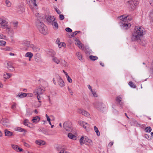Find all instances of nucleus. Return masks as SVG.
I'll list each match as a JSON object with an SVG mask.
<instances>
[{
    "instance_id": "6",
    "label": "nucleus",
    "mask_w": 153,
    "mask_h": 153,
    "mask_svg": "<svg viewBox=\"0 0 153 153\" xmlns=\"http://www.w3.org/2000/svg\"><path fill=\"white\" fill-rule=\"evenodd\" d=\"M128 2L130 4L131 10H134L138 4V2L136 0H129Z\"/></svg>"
},
{
    "instance_id": "11",
    "label": "nucleus",
    "mask_w": 153,
    "mask_h": 153,
    "mask_svg": "<svg viewBox=\"0 0 153 153\" xmlns=\"http://www.w3.org/2000/svg\"><path fill=\"white\" fill-rule=\"evenodd\" d=\"M11 146L12 149L17 152H21L23 151V149L19 147L18 146L15 144H12Z\"/></svg>"
},
{
    "instance_id": "4",
    "label": "nucleus",
    "mask_w": 153,
    "mask_h": 153,
    "mask_svg": "<svg viewBox=\"0 0 153 153\" xmlns=\"http://www.w3.org/2000/svg\"><path fill=\"white\" fill-rule=\"evenodd\" d=\"M45 91V88L39 86L34 90L33 93L35 95H40L42 94Z\"/></svg>"
},
{
    "instance_id": "18",
    "label": "nucleus",
    "mask_w": 153,
    "mask_h": 153,
    "mask_svg": "<svg viewBox=\"0 0 153 153\" xmlns=\"http://www.w3.org/2000/svg\"><path fill=\"white\" fill-rule=\"evenodd\" d=\"M33 56V54L32 53L30 52H27L25 55V56L26 57H28L29 58V61H30L31 60V59Z\"/></svg>"
},
{
    "instance_id": "3",
    "label": "nucleus",
    "mask_w": 153,
    "mask_h": 153,
    "mask_svg": "<svg viewBox=\"0 0 153 153\" xmlns=\"http://www.w3.org/2000/svg\"><path fill=\"white\" fill-rule=\"evenodd\" d=\"M118 18L121 21L122 24L123 22L127 23L128 22L130 21L132 19V18L130 16H126L125 15L121 16L118 17Z\"/></svg>"
},
{
    "instance_id": "1",
    "label": "nucleus",
    "mask_w": 153,
    "mask_h": 153,
    "mask_svg": "<svg viewBox=\"0 0 153 153\" xmlns=\"http://www.w3.org/2000/svg\"><path fill=\"white\" fill-rule=\"evenodd\" d=\"M145 33V30L143 27L137 26L135 27L132 35L131 39L133 41H135L140 39L141 37Z\"/></svg>"
},
{
    "instance_id": "56",
    "label": "nucleus",
    "mask_w": 153,
    "mask_h": 153,
    "mask_svg": "<svg viewBox=\"0 0 153 153\" xmlns=\"http://www.w3.org/2000/svg\"><path fill=\"white\" fill-rule=\"evenodd\" d=\"M4 50L5 51H9L10 50V48L9 47H7L4 48Z\"/></svg>"
},
{
    "instance_id": "9",
    "label": "nucleus",
    "mask_w": 153,
    "mask_h": 153,
    "mask_svg": "<svg viewBox=\"0 0 153 153\" xmlns=\"http://www.w3.org/2000/svg\"><path fill=\"white\" fill-rule=\"evenodd\" d=\"M8 22L5 20L0 18V27L3 28H5L7 27Z\"/></svg>"
},
{
    "instance_id": "54",
    "label": "nucleus",
    "mask_w": 153,
    "mask_h": 153,
    "mask_svg": "<svg viewBox=\"0 0 153 153\" xmlns=\"http://www.w3.org/2000/svg\"><path fill=\"white\" fill-rule=\"evenodd\" d=\"M59 19L61 20H62L64 19V16L63 15L60 14L59 15Z\"/></svg>"
},
{
    "instance_id": "51",
    "label": "nucleus",
    "mask_w": 153,
    "mask_h": 153,
    "mask_svg": "<svg viewBox=\"0 0 153 153\" xmlns=\"http://www.w3.org/2000/svg\"><path fill=\"white\" fill-rule=\"evenodd\" d=\"M65 30L68 32H71L72 30L69 27H67L65 29Z\"/></svg>"
},
{
    "instance_id": "25",
    "label": "nucleus",
    "mask_w": 153,
    "mask_h": 153,
    "mask_svg": "<svg viewBox=\"0 0 153 153\" xmlns=\"http://www.w3.org/2000/svg\"><path fill=\"white\" fill-rule=\"evenodd\" d=\"M76 55L79 60L82 61L83 60L82 56L81 53L77 52L76 54Z\"/></svg>"
},
{
    "instance_id": "14",
    "label": "nucleus",
    "mask_w": 153,
    "mask_h": 153,
    "mask_svg": "<svg viewBox=\"0 0 153 153\" xmlns=\"http://www.w3.org/2000/svg\"><path fill=\"white\" fill-rule=\"evenodd\" d=\"M1 122L5 127H9L10 126L9 121L7 119L3 120L1 121Z\"/></svg>"
},
{
    "instance_id": "47",
    "label": "nucleus",
    "mask_w": 153,
    "mask_h": 153,
    "mask_svg": "<svg viewBox=\"0 0 153 153\" xmlns=\"http://www.w3.org/2000/svg\"><path fill=\"white\" fill-rule=\"evenodd\" d=\"M85 51L86 53H90L91 52V50L87 48V49H85Z\"/></svg>"
},
{
    "instance_id": "28",
    "label": "nucleus",
    "mask_w": 153,
    "mask_h": 153,
    "mask_svg": "<svg viewBox=\"0 0 153 153\" xmlns=\"http://www.w3.org/2000/svg\"><path fill=\"white\" fill-rule=\"evenodd\" d=\"M68 137L69 138L73 140H76V137L74 135L71 133L68 134Z\"/></svg>"
},
{
    "instance_id": "55",
    "label": "nucleus",
    "mask_w": 153,
    "mask_h": 153,
    "mask_svg": "<svg viewBox=\"0 0 153 153\" xmlns=\"http://www.w3.org/2000/svg\"><path fill=\"white\" fill-rule=\"evenodd\" d=\"M24 145L25 146L28 148H30V145L26 143H24Z\"/></svg>"
},
{
    "instance_id": "59",
    "label": "nucleus",
    "mask_w": 153,
    "mask_h": 153,
    "mask_svg": "<svg viewBox=\"0 0 153 153\" xmlns=\"http://www.w3.org/2000/svg\"><path fill=\"white\" fill-rule=\"evenodd\" d=\"M88 89L90 90V91H92L93 90L91 88V86L90 85H88Z\"/></svg>"
},
{
    "instance_id": "15",
    "label": "nucleus",
    "mask_w": 153,
    "mask_h": 153,
    "mask_svg": "<svg viewBox=\"0 0 153 153\" xmlns=\"http://www.w3.org/2000/svg\"><path fill=\"white\" fill-rule=\"evenodd\" d=\"M22 44L23 46L26 47L27 48H30L31 44L30 42L27 40H24L22 43Z\"/></svg>"
},
{
    "instance_id": "44",
    "label": "nucleus",
    "mask_w": 153,
    "mask_h": 153,
    "mask_svg": "<svg viewBox=\"0 0 153 153\" xmlns=\"http://www.w3.org/2000/svg\"><path fill=\"white\" fill-rule=\"evenodd\" d=\"M129 85L131 87L133 88H135L136 86L134 85L132 82H129L128 83Z\"/></svg>"
},
{
    "instance_id": "48",
    "label": "nucleus",
    "mask_w": 153,
    "mask_h": 153,
    "mask_svg": "<svg viewBox=\"0 0 153 153\" xmlns=\"http://www.w3.org/2000/svg\"><path fill=\"white\" fill-rule=\"evenodd\" d=\"M78 33V32L77 31H75L74 33H71V37H74L75 36L77 33Z\"/></svg>"
},
{
    "instance_id": "62",
    "label": "nucleus",
    "mask_w": 153,
    "mask_h": 153,
    "mask_svg": "<svg viewBox=\"0 0 153 153\" xmlns=\"http://www.w3.org/2000/svg\"><path fill=\"white\" fill-rule=\"evenodd\" d=\"M56 42L57 44L58 45L59 44H60L61 42H60L59 39H57L56 41Z\"/></svg>"
},
{
    "instance_id": "12",
    "label": "nucleus",
    "mask_w": 153,
    "mask_h": 153,
    "mask_svg": "<svg viewBox=\"0 0 153 153\" xmlns=\"http://www.w3.org/2000/svg\"><path fill=\"white\" fill-rule=\"evenodd\" d=\"M79 124L82 126L86 130H87V128L89 126V124L86 123L82 121H79L78 123Z\"/></svg>"
},
{
    "instance_id": "8",
    "label": "nucleus",
    "mask_w": 153,
    "mask_h": 153,
    "mask_svg": "<svg viewBox=\"0 0 153 153\" xmlns=\"http://www.w3.org/2000/svg\"><path fill=\"white\" fill-rule=\"evenodd\" d=\"M71 122H66L63 124V127L66 131H70L71 130Z\"/></svg>"
},
{
    "instance_id": "35",
    "label": "nucleus",
    "mask_w": 153,
    "mask_h": 153,
    "mask_svg": "<svg viewBox=\"0 0 153 153\" xmlns=\"http://www.w3.org/2000/svg\"><path fill=\"white\" fill-rule=\"evenodd\" d=\"M89 57V58L92 61H95L98 59L97 57L96 56H94L92 55L90 56Z\"/></svg>"
},
{
    "instance_id": "24",
    "label": "nucleus",
    "mask_w": 153,
    "mask_h": 153,
    "mask_svg": "<svg viewBox=\"0 0 153 153\" xmlns=\"http://www.w3.org/2000/svg\"><path fill=\"white\" fill-rule=\"evenodd\" d=\"M75 44L77 45L79 48L82 49H84V47L82 46V44L79 40H77L76 41Z\"/></svg>"
},
{
    "instance_id": "5",
    "label": "nucleus",
    "mask_w": 153,
    "mask_h": 153,
    "mask_svg": "<svg viewBox=\"0 0 153 153\" xmlns=\"http://www.w3.org/2000/svg\"><path fill=\"white\" fill-rule=\"evenodd\" d=\"M77 112L78 113L88 117L90 116V114L88 111L83 109L79 108L77 109Z\"/></svg>"
},
{
    "instance_id": "20",
    "label": "nucleus",
    "mask_w": 153,
    "mask_h": 153,
    "mask_svg": "<svg viewBox=\"0 0 153 153\" xmlns=\"http://www.w3.org/2000/svg\"><path fill=\"white\" fill-rule=\"evenodd\" d=\"M47 19L48 21L50 22H53L55 21V18L53 16H48L47 17Z\"/></svg>"
},
{
    "instance_id": "50",
    "label": "nucleus",
    "mask_w": 153,
    "mask_h": 153,
    "mask_svg": "<svg viewBox=\"0 0 153 153\" xmlns=\"http://www.w3.org/2000/svg\"><path fill=\"white\" fill-rule=\"evenodd\" d=\"M26 96L28 97H31L33 96V94L32 93H26Z\"/></svg>"
},
{
    "instance_id": "43",
    "label": "nucleus",
    "mask_w": 153,
    "mask_h": 153,
    "mask_svg": "<svg viewBox=\"0 0 153 153\" xmlns=\"http://www.w3.org/2000/svg\"><path fill=\"white\" fill-rule=\"evenodd\" d=\"M16 131H18L20 132L24 131L25 132L26 131V130L25 129H23L20 127H18L16 129Z\"/></svg>"
},
{
    "instance_id": "30",
    "label": "nucleus",
    "mask_w": 153,
    "mask_h": 153,
    "mask_svg": "<svg viewBox=\"0 0 153 153\" xmlns=\"http://www.w3.org/2000/svg\"><path fill=\"white\" fill-rule=\"evenodd\" d=\"M62 65L64 67H67L68 66V64L67 62L65 60H63L61 62Z\"/></svg>"
},
{
    "instance_id": "61",
    "label": "nucleus",
    "mask_w": 153,
    "mask_h": 153,
    "mask_svg": "<svg viewBox=\"0 0 153 153\" xmlns=\"http://www.w3.org/2000/svg\"><path fill=\"white\" fill-rule=\"evenodd\" d=\"M145 137L146 138L148 139H149L150 137L149 135L148 134H145Z\"/></svg>"
},
{
    "instance_id": "49",
    "label": "nucleus",
    "mask_w": 153,
    "mask_h": 153,
    "mask_svg": "<svg viewBox=\"0 0 153 153\" xmlns=\"http://www.w3.org/2000/svg\"><path fill=\"white\" fill-rule=\"evenodd\" d=\"M5 37V36L0 33V39H4Z\"/></svg>"
},
{
    "instance_id": "39",
    "label": "nucleus",
    "mask_w": 153,
    "mask_h": 153,
    "mask_svg": "<svg viewBox=\"0 0 153 153\" xmlns=\"http://www.w3.org/2000/svg\"><path fill=\"white\" fill-rule=\"evenodd\" d=\"M58 46L59 48H61L63 46L64 47H65L66 46V44L65 43L63 42H62L60 43V44H59L58 45Z\"/></svg>"
},
{
    "instance_id": "40",
    "label": "nucleus",
    "mask_w": 153,
    "mask_h": 153,
    "mask_svg": "<svg viewBox=\"0 0 153 153\" xmlns=\"http://www.w3.org/2000/svg\"><path fill=\"white\" fill-rule=\"evenodd\" d=\"M145 131L146 132H150L151 130L152 129L149 126L146 127L145 130Z\"/></svg>"
},
{
    "instance_id": "60",
    "label": "nucleus",
    "mask_w": 153,
    "mask_h": 153,
    "mask_svg": "<svg viewBox=\"0 0 153 153\" xmlns=\"http://www.w3.org/2000/svg\"><path fill=\"white\" fill-rule=\"evenodd\" d=\"M149 4L151 6L153 7V0H152L150 1Z\"/></svg>"
},
{
    "instance_id": "37",
    "label": "nucleus",
    "mask_w": 153,
    "mask_h": 153,
    "mask_svg": "<svg viewBox=\"0 0 153 153\" xmlns=\"http://www.w3.org/2000/svg\"><path fill=\"white\" fill-rule=\"evenodd\" d=\"M6 44V42L4 40H0V46H4Z\"/></svg>"
},
{
    "instance_id": "46",
    "label": "nucleus",
    "mask_w": 153,
    "mask_h": 153,
    "mask_svg": "<svg viewBox=\"0 0 153 153\" xmlns=\"http://www.w3.org/2000/svg\"><path fill=\"white\" fill-rule=\"evenodd\" d=\"M91 92L92 93L93 96L94 97H97V94L94 91L92 90V91H91Z\"/></svg>"
},
{
    "instance_id": "57",
    "label": "nucleus",
    "mask_w": 153,
    "mask_h": 153,
    "mask_svg": "<svg viewBox=\"0 0 153 153\" xmlns=\"http://www.w3.org/2000/svg\"><path fill=\"white\" fill-rule=\"evenodd\" d=\"M33 3V4L35 6H37V5L36 3V0H32L31 1Z\"/></svg>"
},
{
    "instance_id": "10",
    "label": "nucleus",
    "mask_w": 153,
    "mask_h": 153,
    "mask_svg": "<svg viewBox=\"0 0 153 153\" xmlns=\"http://www.w3.org/2000/svg\"><path fill=\"white\" fill-rule=\"evenodd\" d=\"M93 105L94 107L98 110L100 111L102 110V103L96 102L93 103Z\"/></svg>"
},
{
    "instance_id": "38",
    "label": "nucleus",
    "mask_w": 153,
    "mask_h": 153,
    "mask_svg": "<svg viewBox=\"0 0 153 153\" xmlns=\"http://www.w3.org/2000/svg\"><path fill=\"white\" fill-rule=\"evenodd\" d=\"M149 16L153 22V9L150 11Z\"/></svg>"
},
{
    "instance_id": "34",
    "label": "nucleus",
    "mask_w": 153,
    "mask_h": 153,
    "mask_svg": "<svg viewBox=\"0 0 153 153\" xmlns=\"http://www.w3.org/2000/svg\"><path fill=\"white\" fill-rule=\"evenodd\" d=\"M140 44L143 46H145L146 45V42L145 40L143 39V40H141L140 39Z\"/></svg>"
},
{
    "instance_id": "32",
    "label": "nucleus",
    "mask_w": 153,
    "mask_h": 153,
    "mask_svg": "<svg viewBox=\"0 0 153 153\" xmlns=\"http://www.w3.org/2000/svg\"><path fill=\"white\" fill-rule=\"evenodd\" d=\"M30 123H29L28 120L27 119L25 120L24 121V124L26 126L30 127L29 125Z\"/></svg>"
},
{
    "instance_id": "2",
    "label": "nucleus",
    "mask_w": 153,
    "mask_h": 153,
    "mask_svg": "<svg viewBox=\"0 0 153 153\" xmlns=\"http://www.w3.org/2000/svg\"><path fill=\"white\" fill-rule=\"evenodd\" d=\"M37 27L39 31L41 33L45 35L48 33V29L43 23L40 22L37 24Z\"/></svg>"
},
{
    "instance_id": "63",
    "label": "nucleus",
    "mask_w": 153,
    "mask_h": 153,
    "mask_svg": "<svg viewBox=\"0 0 153 153\" xmlns=\"http://www.w3.org/2000/svg\"><path fill=\"white\" fill-rule=\"evenodd\" d=\"M113 142H110L108 144V146L110 147H111L112 145H113Z\"/></svg>"
},
{
    "instance_id": "41",
    "label": "nucleus",
    "mask_w": 153,
    "mask_h": 153,
    "mask_svg": "<svg viewBox=\"0 0 153 153\" xmlns=\"http://www.w3.org/2000/svg\"><path fill=\"white\" fill-rule=\"evenodd\" d=\"M122 96L121 95H120L118 97H117L116 98V101L117 102L120 103L122 99Z\"/></svg>"
},
{
    "instance_id": "64",
    "label": "nucleus",
    "mask_w": 153,
    "mask_h": 153,
    "mask_svg": "<svg viewBox=\"0 0 153 153\" xmlns=\"http://www.w3.org/2000/svg\"><path fill=\"white\" fill-rule=\"evenodd\" d=\"M68 90L69 91L70 93H71V95H72L73 93V92L69 88H68Z\"/></svg>"
},
{
    "instance_id": "16",
    "label": "nucleus",
    "mask_w": 153,
    "mask_h": 153,
    "mask_svg": "<svg viewBox=\"0 0 153 153\" xmlns=\"http://www.w3.org/2000/svg\"><path fill=\"white\" fill-rule=\"evenodd\" d=\"M6 66L7 69L11 71H13L14 70V68L12 65L11 64L10 62H7Z\"/></svg>"
},
{
    "instance_id": "45",
    "label": "nucleus",
    "mask_w": 153,
    "mask_h": 153,
    "mask_svg": "<svg viewBox=\"0 0 153 153\" xmlns=\"http://www.w3.org/2000/svg\"><path fill=\"white\" fill-rule=\"evenodd\" d=\"M67 79L68 82L70 83H71L72 82V80L70 77L69 76L67 77Z\"/></svg>"
},
{
    "instance_id": "23",
    "label": "nucleus",
    "mask_w": 153,
    "mask_h": 153,
    "mask_svg": "<svg viewBox=\"0 0 153 153\" xmlns=\"http://www.w3.org/2000/svg\"><path fill=\"white\" fill-rule=\"evenodd\" d=\"M26 93L20 92L18 93L16 97H19L20 98H22L26 97Z\"/></svg>"
},
{
    "instance_id": "33",
    "label": "nucleus",
    "mask_w": 153,
    "mask_h": 153,
    "mask_svg": "<svg viewBox=\"0 0 153 153\" xmlns=\"http://www.w3.org/2000/svg\"><path fill=\"white\" fill-rule=\"evenodd\" d=\"M85 137H82L79 140V142L81 145H82L84 144Z\"/></svg>"
},
{
    "instance_id": "36",
    "label": "nucleus",
    "mask_w": 153,
    "mask_h": 153,
    "mask_svg": "<svg viewBox=\"0 0 153 153\" xmlns=\"http://www.w3.org/2000/svg\"><path fill=\"white\" fill-rule=\"evenodd\" d=\"M10 76L11 75L10 74L6 73H4V78L6 79H8Z\"/></svg>"
},
{
    "instance_id": "22",
    "label": "nucleus",
    "mask_w": 153,
    "mask_h": 153,
    "mask_svg": "<svg viewBox=\"0 0 153 153\" xmlns=\"http://www.w3.org/2000/svg\"><path fill=\"white\" fill-rule=\"evenodd\" d=\"M122 24V26L126 29H127L129 28L131 26V25L129 23L123 22Z\"/></svg>"
},
{
    "instance_id": "53",
    "label": "nucleus",
    "mask_w": 153,
    "mask_h": 153,
    "mask_svg": "<svg viewBox=\"0 0 153 153\" xmlns=\"http://www.w3.org/2000/svg\"><path fill=\"white\" fill-rule=\"evenodd\" d=\"M39 96V95H37V99L38 100H39V102L40 103V104L38 106V107H39L41 105V101L39 100L40 99V97Z\"/></svg>"
},
{
    "instance_id": "13",
    "label": "nucleus",
    "mask_w": 153,
    "mask_h": 153,
    "mask_svg": "<svg viewBox=\"0 0 153 153\" xmlns=\"http://www.w3.org/2000/svg\"><path fill=\"white\" fill-rule=\"evenodd\" d=\"M84 144L88 145L91 146L93 144L92 141L88 137L85 136Z\"/></svg>"
},
{
    "instance_id": "19",
    "label": "nucleus",
    "mask_w": 153,
    "mask_h": 153,
    "mask_svg": "<svg viewBox=\"0 0 153 153\" xmlns=\"http://www.w3.org/2000/svg\"><path fill=\"white\" fill-rule=\"evenodd\" d=\"M40 119V118L39 117L36 116L33 118L32 120V122L33 123H36L39 121Z\"/></svg>"
},
{
    "instance_id": "29",
    "label": "nucleus",
    "mask_w": 153,
    "mask_h": 153,
    "mask_svg": "<svg viewBox=\"0 0 153 153\" xmlns=\"http://www.w3.org/2000/svg\"><path fill=\"white\" fill-rule=\"evenodd\" d=\"M52 25L53 27V28L55 30H56L58 27V24L56 21H54L52 23Z\"/></svg>"
},
{
    "instance_id": "26",
    "label": "nucleus",
    "mask_w": 153,
    "mask_h": 153,
    "mask_svg": "<svg viewBox=\"0 0 153 153\" xmlns=\"http://www.w3.org/2000/svg\"><path fill=\"white\" fill-rule=\"evenodd\" d=\"M52 60L55 63L57 64H58L60 63V60L57 58L56 57L54 56H52Z\"/></svg>"
},
{
    "instance_id": "31",
    "label": "nucleus",
    "mask_w": 153,
    "mask_h": 153,
    "mask_svg": "<svg viewBox=\"0 0 153 153\" xmlns=\"http://www.w3.org/2000/svg\"><path fill=\"white\" fill-rule=\"evenodd\" d=\"M94 129L95 132L96 133L97 135L98 136H99L100 135V133L98 130L96 126H94Z\"/></svg>"
},
{
    "instance_id": "42",
    "label": "nucleus",
    "mask_w": 153,
    "mask_h": 153,
    "mask_svg": "<svg viewBox=\"0 0 153 153\" xmlns=\"http://www.w3.org/2000/svg\"><path fill=\"white\" fill-rule=\"evenodd\" d=\"M6 5L8 7H10L11 5V3L8 0H6L5 1Z\"/></svg>"
},
{
    "instance_id": "7",
    "label": "nucleus",
    "mask_w": 153,
    "mask_h": 153,
    "mask_svg": "<svg viewBox=\"0 0 153 153\" xmlns=\"http://www.w3.org/2000/svg\"><path fill=\"white\" fill-rule=\"evenodd\" d=\"M56 79L59 86L61 88L65 85V83L61 77L59 75L56 76Z\"/></svg>"
},
{
    "instance_id": "21",
    "label": "nucleus",
    "mask_w": 153,
    "mask_h": 153,
    "mask_svg": "<svg viewBox=\"0 0 153 153\" xmlns=\"http://www.w3.org/2000/svg\"><path fill=\"white\" fill-rule=\"evenodd\" d=\"M30 48H31L33 51L35 52L39 51L40 50L39 48L36 47L33 44H31Z\"/></svg>"
},
{
    "instance_id": "58",
    "label": "nucleus",
    "mask_w": 153,
    "mask_h": 153,
    "mask_svg": "<svg viewBox=\"0 0 153 153\" xmlns=\"http://www.w3.org/2000/svg\"><path fill=\"white\" fill-rule=\"evenodd\" d=\"M55 10L58 14H60L61 13V11L57 8H56Z\"/></svg>"
},
{
    "instance_id": "52",
    "label": "nucleus",
    "mask_w": 153,
    "mask_h": 153,
    "mask_svg": "<svg viewBox=\"0 0 153 153\" xmlns=\"http://www.w3.org/2000/svg\"><path fill=\"white\" fill-rule=\"evenodd\" d=\"M13 24L14 27H15L16 28L17 27V25H18V22H14L13 23Z\"/></svg>"
},
{
    "instance_id": "17",
    "label": "nucleus",
    "mask_w": 153,
    "mask_h": 153,
    "mask_svg": "<svg viewBox=\"0 0 153 153\" xmlns=\"http://www.w3.org/2000/svg\"><path fill=\"white\" fill-rule=\"evenodd\" d=\"M36 144L39 146H43L45 144L46 142L44 140H37L35 141Z\"/></svg>"
},
{
    "instance_id": "27",
    "label": "nucleus",
    "mask_w": 153,
    "mask_h": 153,
    "mask_svg": "<svg viewBox=\"0 0 153 153\" xmlns=\"http://www.w3.org/2000/svg\"><path fill=\"white\" fill-rule=\"evenodd\" d=\"M5 135L6 136L10 137L13 135V133L10 131L7 130H5L4 131Z\"/></svg>"
}]
</instances>
